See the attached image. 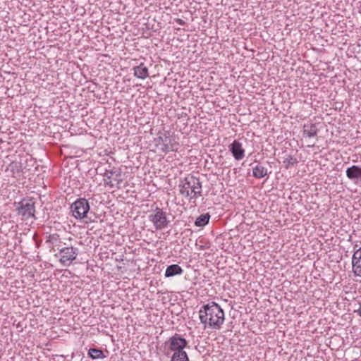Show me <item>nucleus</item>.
I'll use <instances>...</instances> for the list:
<instances>
[{
    "label": "nucleus",
    "instance_id": "obj_1",
    "mask_svg": "<svg viewBox=\"0 0 361 361\" xmlns=\"http://www.w3.org/2000/svg\"><path fill=\"white\" fill-rule=\"evenodd\" d=\"M200 319L204 328L220 329L225 320L224 312L219 305L212 302L203 305L199 312Z\"/></svg>",
    "mask_w": 361,
    "mask_h": 361
},
{
    "label": "nucleus",
    "instance_id": "obj_2",
    "mask_svg": "<svg viewBox=\"0 0 361 361\" xmlns=\"http://www.w3.org/2000/svg\"><path fill=\"white\" fill-rule=\"evenodd\" d=\"M180 194L190 202H195V200L202 195V185L200 180L193 176L184 178L178 185Z\"/></svg>",
    "mask_w": 361,
    "mask_h": 361
},
{
    "label": "nucleus",
    "instance_id": "obj_3",
    "mask_svg": "<svg viewBox=\"0 0 361 361\" xmlns=\"http://www.w3.org/2000/svg\"><path fill=\"white\" fill-rule=\"evenodd\" d=\"M186 345L187 341L176 334L163 344L162 351L166 355H169L172 352L184 351Z\"/></svg>",
    "mask_w": 361,
    "mask_h": 361
},
{
    "label": "nucleus",
    "instance_id": "obj_4",
    "mask_svg": "<svg viewBox=\"0 0 361 361\" xmlns=\"http://www.w3.org/2000/svg\"><path fill=\"white\" fill-rule=\"evenodd\" d=\"M78 248L73 246L64 247L59 249V252L55 255L63 266L69 267L76 259L78 255Z\"/></svg>",
    "mask_w": 361,
    "mask_h": 361
},
{
    "label": "nucleus",
    "instance_id": "obj_5",
    "mask_svg": "<svg viewBox=\"0 0 361 361\" xmlns=\"http://www.w3.org/2000/svg\"><path fill=\"white\" fill-rule=\"evenodd\" d=\"M179 143L173 133L165 132L161 136H159V149L165 152L177 151Z\"/></svg>",
    "mask_w": 361,
    "mask_h": 361
},
{
    "label": "nucleus",
    "instance_id": "obj_6",
    "mask_svg": "<svg viewBox=\"0 0 361 361\" xmlns=\"http://www.w3.org/2000/svg\"><path fill=\"white\" fill-rule=\"evenodd\" d=\"M90 204L85 198H79L71 206L73 216L77 219H82L86 217L90 210Z\"/></svg>",
    "mask_w": 361,
    "mask_h": 361
},
{
    "label": "nucleus",
    "instance_id": "obj_7",
    "mask_svg": "<svg viewBox=\"0 0 361 361\" xmlns=\"http://www.w3.org/2000/svg\"><path fill=\"white\" fill-rule=\"evenodd\" d=\"M15 204H16L18 214L20 215L23 220L35 217V207L34 202L31 200H23Z\"/></svg>",
    "mask_w": 361,
    "mask_h": 361
},
{
    "label": "nucleus",
    "instance_id": "obj_8",
    "mask_svg": "<svg viewBox=\"0 0 361 361\" xmlns=\"http://www.w3.org/2000/svg\"><path fill=\"white\" fill-rule=\"evenodd\" d=\"M351 264L354 276L361 278V247L354 250Z\"/></svg>",
    "mask_w": 361,
    "mask_h": 361
},
{
    "label": "nucleus",
    "instance_id": "obj_9",
    "mask_svg": "<svg viewBox=\"0 0 361 361\" xmlns=\"http://www.w3.org/2000/svg\"><path fill=\"white\" fill-rule=\"evenodd\" d=\"M119 173H116L112 170H106L104 174V183L110 188H115L116 185L119 184Z\"/></svg>",
    "mask_w": 361,
    "mask_h": 361
},
{
    "label": "nucleus",
    "instance_id": "obj_10",
    "mask_svg": "<svg viewBox=\"0 0 361 361\" xmlns=\"http://www.w3.org/2000/svg\"><path fill=\"white\" fill-rule=\"evenodd\" d=\"M229 150L235 159L238 161L243 159L245 157V149L243 148L242 144L236 140L229 145Z\"/></svg>",
    "mask_w": 361,
    "mask_h": 361
},
{
    "label": "nucleus",
    "instance_id": "obj_11",
    "mask_svg": "<svg viewBox=\"0 0 361 361\" xmlns=\"http://www.w3.org/2000/svg\"><path fill=\"white\" fill-rule=\"evenodd\" d=\"M346 176L348 179L358 183L361 181V167L357 165H353L346 170Z\"/></svg>",
    "mask_w": 361,
    "mask_h": 361
},
{
    "label": "nucleus",
    "instance_id": "obj_12",
    "mask_svg": "<svg viewBox=\"0 0 361 361\" xmlns=\"http://www.w3.org/2000/svg\"><path fill=\"white\" fill-rule=\"evenodd\" d=\"M318 128L314 123H306L303 126L302 136L303 137H314L317 135Z\"/></svg>",
    "mask_w": 361,
    "mask_h": 361
},
{
    "label": "nucleus",
    "instance_id": "obj_13",
    "mask_svg": "<svg viewBox=\"0 0 361 361\" xmlns=\"http://www.w3.org/2000/svg\"><path fill=\"white\" fill-rule=\"evenodd\" d=\"M183 272V270L180 266L178 264H171L166 268L164 276L166 278H170L176 275H180Z\"/></svg>",
    "mask_w": 361,
    "mask_h": 361
},
{
    "label": "nucleus",
    "instance_id": "obj_14",
    "mask_svg": "<svg viewBox=\"0 0 361 361\" xmlns=\"http://www.w3.org/2000/svg\"><path fill=\"white\" fill-rule=\"evenodd\" d=\"M252 175L256 178H262L268 175V169L261 164L252 168Z\"/></svg>",
    "mask_w": 361,
    "mask_h": 361
},
{
    "label": "nucleus",
    "instance_id": "obj_15",
    "mask_svg": "<svg viewBox=\"0 0 361 361\" xmlns=\"http://www.w3.org/2000/svg\"><path fill=\"white\" fill-rule=\"evenodd\" d=\"M46 243L50 247H52V249H54V247L59 248L61 243L59 235L57 233L49 234L46 238Z\"/></svg>",
    "mask_w": 361,
    "mask_h": 361
},
{
    "label": "nucleus",
    "instance_id": "obj_16",
    "mask_svg": "<svg viewBox=\"0 0 361 361\" xmlns=\"http://www.w3.org/2000/svg\"><path fill=\"white\" fill-rule=\"evenodd\" d=\"M171 361H189V357L185 350H178L177 352L173 353L171 357Z\"/></svg>",
    "mask_w": 361,
    "mask_h": 361
},
{
    "label": "nucleus",
    "instance_id": "obj_17",
    "mask_svg": "<svg viewBox=\"0 0 361 361\" xmlns=\"http://www.w3.org/2000/svg\"><path fill=\"white\" fill-rule=\"evenodd\" d=\"M209 219L210 215L209 213L201 214L196 219L195 225L197 227H203L209 223Z\"/></svg>",
    "mask_w": 361,
    "mask_h": 361
},
{
    "label": "nucleus",
    "instance_id": "obj_18",
    "mask_svg": "<svg viewBox=\"0 0 361 361\" xmlns=\"http://www.w3.org/2000/svg\"><path fill=\"white\" fill-rule=\"evenodd\" d=\"M134 75L137 78L144 79L148 75L147 68L143 65H140L134 68Z\"/></svg>",
    "mask_w": 361,
    "mask_h": 361
},
{
    "label": "nucleus",
    "instance_id": "obj_19",
    "mask_svg": "<svg viewBox=\"0 0 361 361\" xmlns=\"http://www.w3.org/2000/svg\"><path fill=\"white\" fill-rule=\"evenodd\" d=\"M88 355L93 360L103 359L105 357L104 352L98 348H90Z\"/></svg>",
    "mask_w": 361,
    "mask_h": 361
},
{
    "label": "nucleus",
    "instance_id": "obj_20",
    "mask_svg": "<svg viewBox=\"0 0 361 361\" xmlns=\"http://www.w3.org/2000/svg\"><path fill=\"white\" fill-rule=\"evenodd\" d=\"M284 166L286 169H288L293 167L295 164H298V160L296 158L288 155L286 158L284 159L283 161Z\"/></svg>",
    "mask_w": 361,
    "mask_h": 361
},
{
    "label": "nucleus",
    "instance_id": "obj_21",
    "mask_svg": "<svg viewBox=\"0 0 361 361\" xmlns=\"http://www.w3.org/2000/svg\"><path fill=\"white\" fill-rule=\"evenodd\" d=\"M168 221L164 213L159 209V228L166 226Z\"/></svg>",
    "mask_w": 361,
    "mask_h": 361
},
{
    "label": "nucleus",
    "instance_id": "obj_22",
    "mask_svg": "<svg viewBox=\"0 0 361 361\" xmlns=\"http://www.w3.org/2000/svg\"><path fill=\"white\" fill-rule=\"evenodd\" d=\"M152 221L154 222V226L156 227V228H158V215L157 214H154L152 216Z\"/></svg>",
    "mask_w": 361,
    "mask_h": 361
},
{
    "label": "nucleus",
    "instance_id": "obj_23",
    "mask_svg": "<svg viewBox=\"0 0 361 361\" xmlns=\"http://www.w3.org/2000/svg\"><path fill=\"white\" fill-rule=\"evenodd\" d=\"M174 22H176V23H178V25H183L185 23V21L180 18L174 19Z\"/></svg>",
    "mask_w": 361,
    "mask_h": 361
},
{
    "label": "nucleus",
    "instance_id": "obj_24",
    "mask_svg": "<svg viewBox=\"0 0 361 361\" xmlns=\"http://www.w3.org/2000/svg\"><path fill=\"white\" fill-rule=\"evenodd\" d=\"M355 312L361 317V303L360 304L359 308L357 310H355Z\"/></svg>",
    "mask_w": 361,
    "mask_h": 361
}]
</instances>
